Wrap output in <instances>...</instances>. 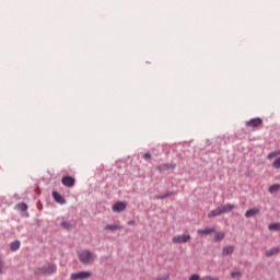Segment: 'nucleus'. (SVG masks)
<instances>
[{
  "mask_svg": "<svg viewBox=\"0 0 280 280\" xmlns=\"http://www.w3.org/2000/svg\"><path fill=\"white\" fill-rule=\"evenodd\" d=\"M264 125V120L261 118H253L246 122L247 128H259Z\"/></svg>",
  "mask_w": 280,
  "mask_h": 280,
  "instance_id": "obj_6",
  "label": "nucleus"
},
{
  "mask_svg": "<svg viewBox=\"0 0 280 280\" xmlns=\"http://www.w3.org/2000/svg\"><path fill=\"white\" fill-rule=\"evenodd\" d=\"M189 240H191V235L189 234L176 235L173 237V244H187Z\"/></svg>",
  "mask_w": 280,
  "mask_h": 280,
  "instance_id": "obj_4",
  "label": "nucleus"
},
{
  "mask_svg": "<svg viewBox=\"0 0 280 280\" xmlns=\"http://www.w3.org/2000/svg\"><path fill=\"white\" fill-rule=\"evenodd\" d=\"M268 159L269 161H272V159H276V161L272 164V167H275L276 170H280V156H279V152H271L268 154Z\"/></svg>",
  "mask_w": 280,
  "mask_h": 280,
  "instance_id": "obj_5",
  "label": "nucleus"
},
{
  "mask_svg": "<svg viewBox=\"0 0 280 280\" xmlns=\"http://www.w3.org/2000/svg\"><path fill=\"white\" fill-rule=\"evenodd\" d=\"M234 250H235L234 246L224 247L223 250H222V255L224 257H226V255H233Z\"/></svg>",
  "mask_w": 280,
  "mask_h": 280,
  "instance_id": "obj_17",
  "label": "nucleus"
},
{
  "mask_svg": "<svg viewBox=\"0 0 280 280\" xmlns=\"http://www.w3.org/2000/svg\"><path fill=\"white\" fill-rule=\"evenodd\" d=\"M233 209H235V205L233 203H226L221 206V212L224 213H231V211H233Z\"/></svg>",
  "mask_w": 280,
  "mask_h": 280,
  "instance_id": "obj_10",
  "label": "nucleus"
},
{
  "mask_svg": "<svg viewBox=\"0 0 280 280\" xmlns=\"http://www.w3.org/2000/svg\"><path fill=\"white\" fill-rule=\"evenodd\" d=\"M52 198L56 202H58L59 205H65V202H67V200H65V198H62V195L52 191Z\"/></svg>",
  "mask_w": 280,
  "mask_h": 280,
  "instance_id": "obj_11",
  "label": "nucleus"
},
{
  "mask_svg": "<svg viewBox=\"0 0 280 280\" xmlns=\"http://www.w3.org/2000/svg\"><path fill=\"white\" fill-rule=\"evenodd\" d=\"M61 183L65 187H73V185H75V178L71 176H63Z\"/></svg>",
  "mask_w": 280,
  "mask_h": 280,
  "instance_id": "obj_8",
  "label": "nucleus"
},
{
  "mask_svg": "<svg viewBox=\"0 0 280 280\" xmlns=\"http://www.w3.org/2000/svg\"><path fill=\"white\" fill-rule=\"evenodd\" d=\"M112 209L114 213H121V211L126 210V205L124 203V201H118L113 205Z\"/></svg>",
  "mask_w": 280,
  "mask_h": 280,
  "instance_id": "obj_7",
  "label": "nucleus"
},
{
  "mask_svg": "<svg viewBox=\"0 0 280 280\" xmlns=\"http://www.w3.org/2000/svg\"><path fill=\"white\" fill-rule=\"evenodd\" d=\"M259 208H252L245 212V218H255L259 213Z\"/></svg>",
  "mask_w": 280,
  "mask_h": 280,
  "instance_id": "obj_12",
  "label": "nucleus"
},
{
  "mask_svg": "<svg viewBox=\"0 0 280 280\" xmlns=\"http://www.w3.org/2000/svg\"><path fill=\"white\" fill-rule=\"evenodd\" d=\"M218 215H223L221 207H218L208 213V218H218Z\"/></svg>",
  "mask_w": 280,
  "mask_h": 280,
  "instance_id": "obj_14",
  "label": "nucleus"
},
{
  "mask_svg": "<svg viewBox=\"0 0 280 280\" xmlns=\"http://www.w3.org/2000/svg\"><path fill=\"white\" fill-rule=\"evenodd\" d=\"M5 272V260L0 257V275H3Z\"/></svg>",
  "mask_w": 280,
  "mask_h": 280,
  "instance_id": "obj_22",
  "label": "nucleus"
},
{
  "mask_svg": "<svg viewBox=\"0 0 280 280\" xmlns=\"http://www.w3.org/2000/svg\"><path fill=\"white\" fill-rule=\"evenodd\" d=\"M11 250L16 252L21 248V242L14 241L10 245Z\"/></svg>",
  "mask_w": 280,
  "mask_h": 280,
  "instance_id": "obj_18",
  "label": "nucleus"
},
{
  "mask_svg": "<svg viewBox=\"0 0 280 280\" xmlns=\"http://www.w3.org/2000/svg\"><path fill=\"white\" fill-rule=\"evenodd\" d=\"M269 231H279L280 224L279 223H271L268 225Z\"/></svg>",
  "mask_w": 280,
  "mask_h": 280,
  "instance_id": "obj_20",
  "label": "nucleus"
},
{
  "mask_svg": "<svg viewBox=\"0 0 280 280\" xmlns=\"http://www.w3.org/2000/svg\"><path fill=\"white\" fill-rule=\"evenodd\" d=\"M18 209H19L20 211H27V203H24V202L19 203V205H18Z\"/></svg>",
  "mask_w": 280,
  "mask_h": 280,
  "instance_id": "obj_25",
  "label": "nucleus"
},
{
  "mask_svg": "<svg viewBox=\"0 0 280 280\" xmlns=\"http://www.w3.org/2000/svg\"><path fill=\"white\" fill-rule=\"evenodd\" d=\"M143 159L150 161V159H152V155L150 153H144Z\"/></svg>",
  "mask_w": 280,
  "mask_h": 280,
  "instance_id": "obj_28",
  "label": "nucleus"
},
{
  "mask_svg": "<svg viewBox=\"0 0 280 280\" xmlns=\"http://www.w3.org/2000/svg\"><path fill=\"white\" fill-rule=\"evenodd\" d=\"M188 280H202L199 275H192Z\"/></svg>",
  "mask_w": 280,
  "mask_h": 280,
  "instance_id": "obj_27",
  "label": "nucleus"
},
{
  "mask_svg": "<svg viewBox=\"0 0 280 280\" xmlns=\"http://www.w3.org/2000/svg\"><path fill=\"white\" fill-rule=\"evenodd\" d=\"M62 229H67V231L73 229V225L69 223V221L61 222Z\"/></svg>",
  "mask_w": 280,
  "mask_h": 280,
  "instance_id": "obj_23",
  "label": "nucleus"
},
{
  "mask_svg": "<svg viewBox=\"0 0 280 280\" xmlns=\"http://www.w3.org/2000/svg\"><path fill=\"white\" fill-rule=\"evenodd\" d=\"M57 270H58V267H56V265L48 264L42 268H37L35 270V275L37 277H40V275H54V273H56Z\"/></svg>",
  "mask_w": 280,
  "mask_h": 280,
  "instance_id": "obj_2",
  "label": "nucleus"
},
{
  "mask_svg": "<svg viewBox=\"0 0 280 280\" xmlns=\"http://www.w3.org/2000/svg\"><path fill=\"white\" fill-rule=\"evenodd\" d=\"M280 248L279 247H272L269 250L265 253L266 257H275L276 255H279Z\"/></svg>",
  "mask_w": 280,
  "mask_h": 280,
  "instance_id": "obj_15",
  "label": "nucleus"
},
{
  "mask_svg": "<svg viewBox=\"0 0 280 280\" xmlns=\"http://www.w3.org/2000/svg\"><path fill=\"white\" fill-rule=\"evenodd\" d=\"M78 259L83 266H91L97 259V255L89 249H83L78 253Z\"/></svg>",
  "mask_w": 280,
  "mask_h": 280,
  "instance_id": "obj_1",
  "label": "nucleus"
},
{
  "mask_svg": "<svg viewBox=\"0 0 280 280\" xmlns=\"http://www.w3.org/2000/svg\"><path fill=\"white\" fill-rule=\"evenodd\" d=\"M198 235H211V233H215V229L206 228L197 231Z\"/></svg>",
  "mask_w": 280,
  "mask_h": 280,
  "instance_id": "obj_13",
  "label": "nucleus"
},
{
  "mask_svg": "<svg viewBox=\"0 0 280 280\" xmlns=\"http://www.w3.org/2000/svg\"><path fill=\"white\" fill-rule=\"evenodd\" d=\"M93 277V272L91 271H79L70 275V280H85L91 279Z\"/></svg>",
  "mask_w": 280,
  "mask_h": 280,
  "instance_id": "obj_3",
  "label": "nucleus"
},
{
  "mask_svg": "<svg viewBox=\"0 0 280 280\" xmlns=\"http://www.w3.org/2000/svg\"><path fill=\"white\" fill-rule=\"evenodd\" d=\"M222 240H224V233L218 232L214 236V242H222Z\"/></svg>",
  "mask_w": 280,
  "mask_h": 280,
  "instance_id": "obj_21",
  "label": "nucleus"
},
{
  "mask_svg": "<svg viewBox=\"0 0 280 280\" xmlns=\"http://www.w3.org/2000/svg\"><path fill=\"white\" fill-rule=\"evenodd\" d=\"M168 196H172V192H168V194H165V195L158 196L156 198H158L159 200H163L164 198H168Z\"/></svg>",
  "mask_w": 280,
  "mask_h": 280,
  "instance_id": "obj_26",
  "label": "nucleus"
},
{
  "mask_svg": "<svg viewBox=\"0 0 280 280\" xmlns=\"http://www.w3.org/2000/svg\"><path fill=\"white\" fill-rule=\"evenodd\" d=\"M279 189H280V185L273 184L269 187V194H275V192L279 191Z\"/></svg>",
  "mask_w": 280,
  "mask_h": 280,
  "instance_id": "obj_19",
  "label": "nucleus"
},
{
  "mask_svg": "<svg viewBox=\"0 0 280 280\" xmlns=\"http://www.w3.org/2000/svg\"><path fill=\"white\" fill-rule=\"evenodd\" d=\"M104 231H109L110 233H115V231H121V225H119V224H106L104 226Z\"/></svg>",
  "mask_w": 280,
  "mask_h": 280,
  "instance_id": "obj_9",
  "label": "nucleus"
},
{
  "mask_svg": "<svg viewBox=\"0 0 280 280\" xmlns=\"http://www.w3.org/2000/svg\"><path fill=\"white\" fill-rule=\"evenodd\" d=\"M232 279H240L242 277V272L240 271H232L231 272Z\"/></svg>",
  "mask_w": 280,
  "mask_h": 280,
  "instance_id": "obj_24",
  "label": "nucleus"
},
{
  "mask_svg": "<svg viewBox=\"0 0 280 280\" xmlns=\"http://www.w3.org/2000/svg\"><path fill=\"white\" fill-rule=\"evenodd\" d=\"M176 167V164H162L158 166L159 172H166V170H174Z\"/></svg>",
  "mask_w": 280,
  "mask_h": 280,
  "instance_id": "obj_16",
  "label": "nucleus"
}]
</instances>
